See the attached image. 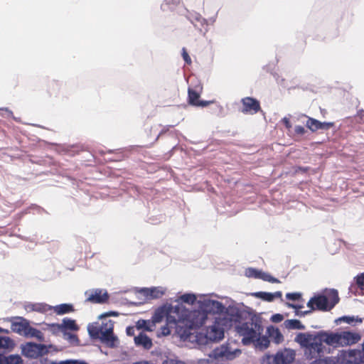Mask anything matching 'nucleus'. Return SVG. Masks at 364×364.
Returning a JSON list of instances; mask_svg holds the SVG:
<instances>
[{
	"label": "nucleus",
	"mask_w": 364,
	"mask_h": 364,
	"mask_svg": "<svg viewBox=\"0 0 364 364\" xmlns=\"http://www.w3.org/2000/svg\"><path fill=\"white\" fill-rule=\"evenodd\" d=\"M294 341L304 348V355L308 360L320 357L324 353L325 347L318 333L316 334L299 333Z\"/></svg>",
	"instance_id": "1"
},
{
	"label": "nucleus",
	"mask_w": 364,
	"mask_h": 364,
	"mask_svg": "<svg viewBox=\"0 0 364 364\" xmlns=\"http://www.w3.org/2000/svg\"><path fill=\"white\" fill-rule=\"evenodd\" d=\"M113 329L114 323L112 321L103 323L101 326L92 324L88 326L89 334L92 338L100 339L109 347L114 346L117 340L114 335Z\"/></svg>",
	"instance_id": "2"
},
{
	"label": "nucleus",
	"mask_w": 364,
	"mask_h": 364,
	"mask_svg": "<svg viewBox=\"0 0 364 364\" xmlns=\"http://www.w3.org/2000/svg\"><path fill=\"white\" fill-rule=\"evenodd\" d=\"M338 301L339 297L338 292L336 290H333L329 294V298L323 295L312 297L307 303V306L311 311H326L333 308Z\"/></svg>",
	"instance_id": "3"
},
{
	"label": "nucleus",
	"mask_w": 364,
	"mask_h": 364,
	"mask_svg": "<svg viewBox=\"0 0 364 364\" xmlns=\"http://www.w3.org/2000/svg\"><path fill=\"white\" fill-rule=\"evenodd\" d=\"M262 330L261 325L252 321L243 323L237 327L238 333L243 336L242 342L245 344L255 341Z\"/></svg>",
	"instance_id": "4"
},
{
	"label": "nucleus",
	"mask_w": 364,
	"mask_h": 364,
	"mask_svg": "<svg viewBox=\"0 0 364 364\" xmlns=\"http://www.w3.org/2000/svg\"><path fill=\"white\" fill-rule=\"evenodd\" d=\"M241 350L232 348L229 344H223L215 348L210 355L215 359L232 360L241 354Z\"/></svg>",
	"instance_id": "5"
},
{
	"label": "nucleus",
	"mask_w": 364,
	"mask_h": 364,
	"mask_svg": "<svg viewBox=\"0 0 364 364\" xmlns=\"http://www.w3.org/2000/svg\"><path fill=\"white\" fill-rule=\"evenodd\" d=\"M186 324L191 329H196L201 327L205 322L208 316L203 311L193 310L188 311L186 315Z\"/></svg>",
	"instance_id": "6"
},
{
	"label": "nucleus",
	"mask_w": 364,
	"mask_h": 364,
	"mask_svg": "<svg viewBox=\"0 0 364 364\" xmlns=\"http://www.w3.org/2000/svg\"><path fill=\"white\" fill-rule=\"evenodd\" d=\"M225 322V319L220 317H215L214 323L207 328V338L211 341L221 340L224 337Z\"/></svg>",
	"instance_id": "7"
},
{
	"label": "nucleus",
	"mask_w": 364,
	"mask_h": 364,
	"mask_svg": "<svg viewBox=\"0 0 364 364\" xmlns=\"http://www.w3.org/2000/svg\"><path fill=\"white\" fill-rule=\"evenodd\" d=\"M295 353L293 350L285 349L277 352L274 356L266 355L263 358L262 364H265V360H267V364L269 360H273L274 364H290L294 360Z\"/></svg>",
	"instance_id": "8"
},
{
	"label": "nucleus",
	"mask_w": 364,
	"mask_h": 364,
	"mask_svg": "<svg viewBox=\"0 0 364 364\" xmlns=\"http://www.w3.org/2000/svg\"><path fill=\"white\" fill-rule=\"evenodd\" d=\"M24 355L31 358H37L48 353L46 346L43 344L28 343L23 348Z\"/></svg>",
	"instance_id": "9"
},
{
	"label": "nucleus",
	"mask_w": 364,
	"mask_h": 364,
	"mask_svg": "<svg viewBox=\"0 0 364 364\" xmlns=\"http://www.w3.org/2000/svg\"><path fill=\"white\" fill-rule=\"evenodd\" d=\"M242 105L241 112L245 114H255L257 113L260 109L259 102L253 97H246L241 100Z\"/></svg>",
	"instance_id": "10"
},
{
	"label": "nucleus",
	"mask_w": 364,
	"mask_h": 364,
	"mask_svg": "<svg viewBox=\"0 0 364 364\" xmlns=\"http://www.w3.org/2000/svg\"><path fill=\"white\" fill-rule=\"evenodd\" d=\"M360 357V352L358 350H343L337 358V362L341 364H358Z\"/></svg>",
	"instance_id": "11"
},
{
	"label": "nucleus",
	"mask_w": 364,
	"mask_h": 364,
	"mask_svg": "<svg viewBox=\"0 0 364 364\" xmlns=\"http://www.w3.org/2000/svg\"><path fill=\"white\" fill-rule=\"evenodd\" d=\"M203 311L207 314H220L225 310L224 305L218 301L205 300L203 303Z\"/></svg>",
	"instance_id": "12"
},
{
	"label": "nucleus",
	"mask_w": 364,
	"mask_h": 364,
	"mask_svg": "<svg viewBox=\"0 0 364 364\" xmlns=\"http://www.w3.org/2000/svg\"><path fill=\"white\" fill-rule=\"evenodd\" d=\"M360 339L358 333L350 331L340 333V346L353 345L358 343Z\"/></svg>",
	"instance_id": "13"
},
{
	"label": "nucleus",
	"mask_w": 364,
	"mask_h": 364,
	"mask_svg": "<svg viewBox=\"0 0 364 364\" xmlns=\"http://www.w3.org/2000/svg\"><path fill=\"white\" fill-rule=\"evenodd\" d=\"M109 295L107 291L102 292L100 289H96L87 295L86 301L92 304H103L108 301Z\"/></svg>",
	"instance_id": "14"
},
{
	"label": "nucleus",
	"mask_w": 364,
	"mask_h": 364,
	"mask_svg": "<svg viewBox=\"0 0 364 364\" xmlns=\"http://www.w3.org/2000/svg\"><path fill=\"white\" fill-rule=\"evenodd\" d=\"M323 343L334 347L340 346V333L319 332Z\"/></svg>",
	"instance_id": "15"
},
{
	"label": "nucleus",
	"mask_w": 364,
	"mask_h": 364,
	"mask_svg": "<svg viewBox=\"0 0 364 364\" xmlns=\"http://www.w3.org/2000/svg\"><path fill=\"white\" fill-rule=\"evenodd\" d=\"M306 127L312 132H316L319 129L327 130L333 126V122H321L320 121L311 117H309L306 124Z\"/></svg>",
	"instance_id": "16"
},
{
	"label": "nucleus",
	"mask_w": 364,
	"mask_h": 364,
	"mask_svg": "<svg viewBox=\"0 0 364 364\" xmlns=\"http://www.w3.org/2000/svg\"><path fill=\"white\" fill-rule=\"evenodd\" d=\"M188 103L191 105L196 106V107H207L209 105L211 102L210 101H203L200 100V95L199 93L194 90L192 88H188Z\"/></svg>",
	"instance_id": "17"
},
{
	"label": "nucleus",
	"mask_w": 364,
	"mask_h": 364,
	"mask_svg": "<svg viewBox=\"0 0 364 364\" xmlns=\"http://www.w3.org/2000/svg\"><path fill=\"white\" fill-rule=\"evenodd\" d=\"M134 343L138 346H142L146 350L151 348L153 343L151 339L144 333L141 332L134 337Z\"/></svg>",
	"instance_id": "18"
},
{
	"label": "nucleus",
	"mask_w": 364,
	"mask_h": 364,
	"mask_svg": "<svg viewBox=\"0 0 364 364\" xmlns=\"http://www.w3.org/2000/svg\"><path fill=\"white\" fill-rule=\"evenodd\" d=\"M21 321H14L11 323V330L18 334L26 335L29 327V323L23 318H18Z\"/></svg>",
	"instance_id": "19"
},
{
	"label": "nucleus",
	"mask_w": 364,
	"mask_h": 364,
	"mask_svg": "<svg viewBox=\"0 0 364 364\" xmlns=\"http://www.w3.org/2000/svg\"><path fill=\"white\" fill-rule=\"evenodd\" d=\"M53 309L54 312L58 315H63L75 311L73 306L70 304H62L53 306Z\"/></svg>",
	"instance_id": "20"
},
{
	"label": "nucleus",
	"mask_w": 364,
	"mask_h": 364,
	"mask_svg": "<svg viewBox=\"0 0 364 364\" xmlns=\"http://www.w3.org/2000/svg\"><path fill=\"white\" fill-rule=\"evenodd\" d=\"M61 325L63 332H64L65 333L67 330L75 331H77L79 328L75 320L68 318L63 319V323H61Z\"/></svg>",
	"instance_id": "21"
},
{
	"label": "nucleus",
	"mask_w": 364,
	"mask_h": 364,
	"mask_svg": "<svg viewBox=\"0 0 364 364\" xmlns=\"http://www.w3.org/2000/svg\"><path fill=\"white\" fill-rule=\"evenodd\" d=\"M143 291L147 297H150L151 299L160 298L164 294V291L159 287L147 288L144 289Z\"/></svg>",
	"instance_id": "22"
},
{
	"label": "nucleus",
	"mask_w": 364,
	"mask_h": 364,
	"mask_svg": "<svg viewBox=\"0 0 364 364\" xmlns=\"http://www.w3.org/2000/svg\"><path fill=\"white\" fill-rule=\"evenodd\" d=\"M25 336L36 338L38 341L41 342L44 341L43 333L41 331L31 327V326H29Z\"/></svg>",
	"instance_id": "23"
},
{
	"label": "nucleus",
	"mask_w": 364,
	"mask_h": 364,
	"mask_svg": "<svg viewBox=\"0 0 364 364\" xmlns=\"http://www.w3.org/2000/svg\"><path fill=\"white\" fill-rule=\"evenodd\" d=\"M23 360L21 357L18 355H9L8 356H4V363L3 364H22Z\"/></svg>",
	"instance_id": "24"
},
{
	"label": "nucleus",
	"mask_w": 364,
	"mask_h": 364,
	"mask_svg": "<svg viewBox=\"0 0 364 364\" xmlns=\"http://www.w3.org/2000/svg\"><path fill=\"white\" fill-rule=\"evenodd\" d=\"M285 326L290 329H303L304 326L301 321L296 319L287 320L285 321Z\"/></svg>",
	"instance_id": "25"
},
{
	"label": "nucleus",
	"mask_w": 364,
	"mask_h": 364,
	"mask_svg": "<svg viewBox=\"0 0 364 364\" xmlns=\"http://www.w3.org/2000/svg\"><path fill=\"white\" fill-rule=\"evenodd\" d=\"M14 346V341L9 337L0 336V348L9 349L13 348Z\"/></svg>",
	"instance_id": "26"
},
{
	"label": "nucleus",
	"mask_w": 364,
	"mask_h": 364,
	"mask_svg": "<svg viewBox=\"0 0 364 364\" xmlns=\"http://www.w3.org/2000/svg\"><path fill=\"white\" fill-rule=\"evenodd\" d=\"M27 308L31 311H36L38 312H45L48 309H50V307H48L47 305H43L41 304H31L27 306Z\"/></svg>",
	"instance_id": "27"
},
{
	"label": "nucleus",
	"mask_w": 364,
	"mask_h": 364,
	"mask_svg": "<svg viewBox=\"0 0 364 364\" xmlns=\"http://www.w3.org/2000/svg\"><path fill=\"white\" fill-rule=\"evenodd\" d=\"M180 299L182 302L193 304L196 301V296L193 294H184L181 296Z\"/></svg>",
	"instance_id": "28"
},
{
	"label": "nucleus",
	"mask_w": 364,
	"mask_h": 364,
	"mask_svg": "<svg viewBox=\"0 0 364 364\" xmlns=\"http://www.w3.org/2000/svg\"><path fill=\"white\" fill-rule=\"evenodd\" d=\"M255 296L257 298H259L264 301H273V296L272 293L269 292H264V291H259L255 294Z\"/></svg>",
	"instance_id": "29"
},
{
	"label": "nucleus",
	"mask_w": 364,
	"mask_h": 364,
	"mask_svg": "<svg viewBox=\"0 0 364 364\" xmlns=\"http://www.w3.org/2000/svg\"><path fill=\"white\" fill-rule=\"evenodd\" d=\"M260 272L261 271L250 267L245 270V275L248 277L259 279L260 277Z\"/></svg>",
	"instance_id": "30"
},
{
	"label": "nucleus",
	"mask_w": 364,
	"mask_h": 364,
	"mask_svg": "<svg viewBox=\"0 0 364 364\" xmlns=\"http://www.w3.org/2000/svg\"><path fill=\"white\" fill-rule=\"evenodd\" d=\"M47 328L53 334L58 333L63 331L62 325L59 323H48L46 324Z\"/></svg>",
	"instance_id": "31"
},
{
	"label": "nucleus",
	"mask_w": 364,
	"mask_h": 364,
	"mask_svg": "<svg viewBox=\"0 0 364 364\" xmlns=\"http://www.w3.org/2000/svg\"><path fill=\"white\" fill-rule=\"evenodd\" d=\"M259 279H261L264 281L269 282L272 283L279 282V280L277 279H276V278L273 277L272 276H271L270 274L263 272L262 271L260 272V277Z\"/></svg>",
	"instance_id": "32"
},
{
	"label": "nucleus",
	"mask_w": 364,
	"mask_h": 364,
	"mask_svg": "<svg viewBox=\"0 0 364 364\" xmlns=\"http://www.w3.org/2000/svg\"><path fill=\"white\" fill-rule=\"evenodd\" d=\"M338 321L346 322V323H348V324L352 323L355 321L359 322V323L362 322L361 318H358V317L355 318L354 316H344L339 318Z\"/></svg>",
	"instance_id": "33"
},
{
	"label": "nucleus",
	"mask_w": 364,
	"mask_h": 364,
	"mask_svg": "<svg viewBox=\"0 0 364 364\" xmlns=\"http://www.w3.org/2000/svg\"><path fill=\"white\" fill-rule=\"evenodd\" d=\"M256 341H257V344L264 348H267L269 345V340L266 336L259 337V336Z\"/></svg>",
	"instance_id": "34"
},
{
	"label": "nucleus",
	"mask_w": 364,
	"mask_h": 364,
	"mask_svg": "<svg viewBox=\"0 0 364 364\" xmlns=\"http://www.w3.org/2000/svg\"><path fill=\"white\" fill-rule=\"evenodd\" d=\"M311 364H336V361L332 358H325L317 359Z\"/></svg>",
	"instance_id": "35"
},
{
	"label": "nucleus",
	"mask_w": 364,
	"mask_h": 364,
	"mask_svg": "<svg viewBox=\"0 0 364 364\" xmlns=\"http://www.w3.org/2000/svg\"><path fill=\"white\" fill-rule=\"evenodd\" d=\"M356 284L358 287L361 289L364 290V273L358 275L355 277Z\"/></svg>",
	"instance_id": "36"
},
{
	"label": "nucleus",
	"mask_w": 364,
	"mask_h": 364,
	"mask_svg": "<svg viewBox=\"0 0 364 364\" xmlns=\"http://www.w3.org/2000/svg\"><path fill=\"white\" fill-rule=\"evenodd\" d=\"M149 323V322L146 320H139L137 322L136 327L138 329L144 328L146 331H150L151 329L148 326Z\"/></svg>",
	"instance_id": "37"
},
{
	"label": "nucleus",
	"mask_w": 364,
	"mask_h": 364,
	"mask_svg": "<svg viewBox=\"0 0 364 364\" xmlns=\"http://www.w3.org/2000/svg\"><path fill=\"white\" fill-rule=\"evenodd\" d=\"M182 57L187 65H191L192 63L191 58L185 48H182Z\"/></svg>",
	"instance_id": "38"
},
{
	"label": "nucleus",
	"mask_w": 364,
	"mask_h": 364,
	"mask_svg": "<svg viewBox=\"0 0 364 364\" xmlns=\"http://www.w3.org/2000/svg\"><path fill=\"white\" fill-rule=\"evenodd\" d=\"M301 295L299 293H287L286 297L289 300L296 301L301 298Z\"/></svg>",
	"instance_id": "39"
},
{
	"label": "nucleus",
	"mask_w": 364,
	"mask_h": 364,
	"mask_svg": "<svg viewBox=\"0 0 364 364\" xmlns=\"http://www.w3.org/2000/svg\"><path fill=\"white\" fill-rule=\"evenodd\" d=\"M162 364H186V363L178 359L167 358L163 361Z\"/></svg>",
	"instance_id": "40"
},
{
	"label": "nucleus",
	"mask_w": 364,
	"mask_h": 364,
	"mask_svg": "<svg viewBox=\"0 0 364 364\" xmlns=\"http://www.w3.org/2000/svg\"><path fill=\"white\" fill-rule=\"evenodd\" d=\"M283 319L284 316L280 314H274L271 318L272 321L274 323L281 322L282 321H283Z\"/></svg>",
	"instance_id": "41"
},
{
	"label": "nucleus",
	"mask_w": 364,
	"mask_h": 364,
	"mask_svg": "<svg viewBox=\"0 0 364 364\" xmlns=\"http://www.w3.org/2000/svg\"><path fill=\"white\" fill-rule=\"evenodd\" d=\"M274 333L276 334L275 336V341L277 343H280L283 340V336L280 331L278 329H276L274 331Z\"/></svg>",
	"instance_id": "42"
},
{
	"label": "nucleus",
	"mask_w": 364,
	"mask_h": 364,
	"mask_svg": "<svg viewBox=\"0 0 364 364\" xmlns=\"http://www.w3.org/2000/svg\"><path fill=\"white\" fill-rule=\"evenodd\" d=\"M295 133L299 135H303L306 131L304 127L302 126H296L294 129Z\"/></svg>",
	"instance_id": "43"
},
{
	"label": "nucleus",
	"mask_w": 364,
	"mask_h": 364,
	"mask_svg": "<svg viewBox=\"0 0 364 364\" xmlns=\"http://www.w3.org/2000/svg\"><path fill=\"white\" fill-rule=\"evenodd\" d=\"M162 317L163 316L161 312H156L153 316V321L154 322H159L161 321Z\"/></svg>",
	"instance_id": "44"
},
{
	"label": "nucleus",
	"mask_w": 364,
	"mask_h": 364,
	"mask_svg": "<svg viewBox=\"0 0 364 364\" xmlns=\"http://www.w3.org/2000/svg\"><path fill=\"white\" fill-rule=\"evenodd\" d=\"M282 122L284 123V124L288 129H289L291 127V124L288 118H287V117L283 118Z\"/></svg>",
	"instance_id": "45"
},
{
	"label": "nucleus",
	"mask_w": 364,
	"mask_h": 364,
	"mask_svg": "<svg viewBox=\"0 0 364 364\" xmlns=\"http://www.w3.org/2000/svg\"><path fill=\"white\" fill-rule=\"evenodd\" d=\"M127 333L129 336H133L134 333V328L132 326H129L127 328Z\"/></svg>",
	"instance_id": "46"
},
{
	"label": "nucleus",
	"mask_w": 364,
	"mask_h": 364,
	"mask_svg": "<svg viewBox=\"0 0 364 364\" xmlns=\"http://www.w3.org/2000/svg\"><path fill=\"white\" fill-rule=\"evenodd\" d=\"M68 336L69 339L72 342H75V341H78V338H77L76 335L69 333V334H68Z\"/></svg>",
	"instance_id": "47"
},
{
	"label": "nucleus",
	"mask_w": 364,
	"mask_h": 364,
	"mask_svg": "<svg viewBox=\"0 0 364 364\" xmlns=\"http://www.w3.org/2000/svg\"><path fill=\"white\" fill-rule=\"evenodd\" d=\"M272 296H273V300L275 299V298H281L282 296V294L281 291H276L274 293H272Z\"/></svg>",
	"instance_id": "48"
},
{
	"label": "nucleus",
	"mask_w": 364,
	"mask_h": 364,
	"mask_svg": "<svg viewBox=\"0 0 364 364\" xmlns=\"http://www.w3.org/2000/svg\"><path fill=\"white\" fill-rule=\"evenodd\" d=\"M287 305H288V306L295 309H299L302 308V306H299V305H296V304H293L288 303Z\"/></svg>",
	"instance_id": "49"
},
{
	"label": "nucleus",
	"mask_w": 364,
	"mask_h": 364,
	"mask_svg": "<svg viewBox=\"0 0 364 364\" xmlns=\"http://www.w3.org/2000/svg\"><path fill=\"white\" fill-rule=\"evenodd\" d=\"M55 86L58 87V82H52V83L50 85V88H54V87H55Z\"/></svg>",
	"instance_id": "50"
},
{
	"label": "nucleus",
	"mask_w": 364,
	"mask_h": 364,
	"mask_svg": "<svg viewBox=\"0 0 364 364\" xmlns=\"http://www.w3.org/2000/svg\"><path fill=\"white\" fill-rule=\"evenodd\" d=\"M4 354L0 353V364L4 363Z\"/></svg>",
	"instance_id": "51"
},
{
	"label": "nucleus",
	"mask_w": 364,
	"mask_h": 364,
	"mask_svg": "<svg viewBox=\"0 0 364 364\" xmlns=\"http://www.w3.org/2000/svg\"><path fill=\"white\" fill-rule=\"evenodd\" d=\"M72 363H73V361L68 360V361L61 362V363H60V364H72Z\"/></svg>",
	"instance_id": "52"
},
{
	"label": "nucleus",
	"mask_w": 364,
	"mask_h": 364,
	"mask_svg": "<svg viewBox=\"0 0 364 364\" xmlns=\"http://www.w3.org/2000/svg\"><path fill=\"white\" fill-rule=\"evenodd\" d=\"M72 364H87L85 362L73 361Z\"/></svg>",
	"instance_id": "53"
},
{
	"label": "nucleus",
	"mask_w": 364,
	"mask_h": 364,
	"mask_svg": "<svg viewBox=\"0 0 364 364\" xmlns=\"http://www.w3.org/2000/svg\"><path fill=\"white\" fill-rule=\"evenodd\" d=\"M5 330L0 327V333L4 332Z\"/></svg>",
	"instance_id": "54"
},
{
	"label": "nucleus",
	"mask_w": 364,
	"mask_h": 364,
	"mask_svg": "<svg viewBox=\"0 0 364 364\" xmlns=\"http://www.w3.org/2000/svg\"><path fill=\"white\" fill-rule=\"evenodd\" d=\"M363 350H364V343H363Z\"/></svg>",
	"instance_id": "55"
}]
</instances>
